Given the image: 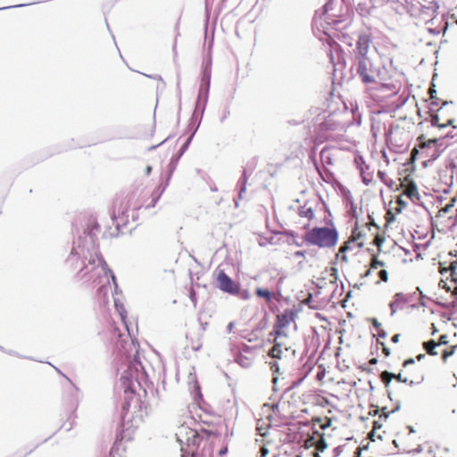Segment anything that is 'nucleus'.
<instances>
[{"instance_id":"f257e3e1","label":"nucleus","mask_w":457,"mask_h":457,"mask_svg":"<svg viewBox=\"0 0 457 457\" xmlns=\"http://www.w3.org/2000/svg\"><path fill=\"white\" fill-rule=\"evenodd\" d=\"M417 144L411 152L410 160L413 162L421 160L429 162L436 160L445 149L444 138H427L424 134L420 135Z\"/></svg>"},{"instance_id":"f03ea898","label":"nucleus","mask_w":457,"mask_h":457,"mask_svg":"<svg viewBox=\"0 0 457 457\" xmlns=\"http://www.w3.org/2000/svg\"><path fill=\"white\" fill-rule=\"evenodd\" d=\"M319 212L322 214L323 220L316 225V246L333 249L338 241V231L324 203Z\"/></svg>"},{"instance_id":"7ed1b4c3","label":"nucleus","mask_w":457,"mask_h":457,"mask_svg":"<svg viewBox=\"0 0 457 457\" xmlns=\"http://www.w3.org/2000/svg\"><path fill=\"white\" fill-rule=\"evenodd\" d=\"M118 310L121 323L120 326H117L115 323H113L112 328V339L116 341V344L124 352L125 354H129L132 350H135L137 353L139 344L136 338L131 337L126 320L127 312L122 306Z\"/></svg>"},{"instance_id":"20e7f679","label":"nucleus","mask_w":457,"mask_h":457,"mask_svg":"<svg viewBox=\"0 0 457 457\" xmlns=\"http://www.w3.org/2000/svg\"><path fill=\"white\" fill-rule=\"evenodd\" d=\"M312 295L309 294L308 297L299 303L298 305H294L292 308L285 310L282 313L278 314L276 318V323L274 325V332L270 335H278L287 338V335L285 333V328L293 321H295L298 313L301 312L303 305L310 304L312 302Z\"/></svg>"},{"instance_id":"39448f33","label":"nucleus","mask_w":457,"mask_h":457,"mask_svg":"<svg viewBox=\"0 0 457 457\" xmlns=\"http://www.w3.org/2000/svg\"><path fill=\"white\" fill-rule=\"evenodd\" d=\"M162 190L157 188L150 195L148 192L143 189H136L129 194L124 195L127 202H129L132 211H137L141 208H151L154 207L159 200Z\"/></svg>"},{"instance_id":"423d86ee","label":"nucleus","mask_w":457,"mask_h":457,"mask_svg":"<svg viewBox=\"0 0 457 457\" xmlns=\"http://www.w3.org/2000/svg\"><path fill=\"white\" fill-rule=\"evenodd\" d=\"M356 71L362 83L366 85L377 83V70L370 58L358 60Z\"/></svg>"},{"instance_id":"0eeeda50","label":"nucleus","mask_w":457,"mask_h":457,"mask_svg":"<svg viewBox=\"0 0 457 457\" xmlns=\"http://www.w3.org/2000/svg\"><path fill=\"white\" fill-rule=\"evenodd\" d=\"M448 106L449 104L447 103H444L443 105L437 110L436 113L431 115L430 122L432 126L440 129L452 126L454 129H457L453 115H448L447 113Z\"/></svg>"},{"instance_id":"6e6552de","label":"nucleus","mask_w":457,"mask_h":457,"mask_svg":"<svg viewBox=\"0 0 457 457\" xmlns=\"http://www.w3.org/2000/svg\"><path fill=\"white\" fill-rule=\"evenodd\" d=\"M216 287L222 292L237 295L240 292L239 285L229 278L224 270H220L215 278Z\"/></svg>"},{"instance_id":"1a4fd4ad","label":"nucleus","mask_w":457,"mask_h":457,"mask_svg":"<svg viewBox=\"0 0 457 457\" xmlns=\"http://www.w3.org/2000/svg\"><path fill=\"white\" fill-rule=\"evenodd\" d=\"M129 211H132L129 202L124 196H118L112 202V219L123 220L128 218Z\"/></svg>"},{"instance_id":"9d476101","label":"nucleus","mask_w":457,"mask_h":457,"mask_svg":"<svg viewBox=\"0 0 457 457\" xmlns=\"http://www.w3.org/2000/svg\"><path fill=\"white\" fill-rule=\"evenodd\" d=\"M330 278L327 279L326 278H319L318 282H316V295H323L321 299L323 301L329 300L332 291L334 290V280L333 275L330 274Z\"/></svg>"},{"instance_id":"9b49d317","label":"nucleus","mask_w":457,"mask_h":457,"mask_svg":"<svg viewBox=\"0 0 457 457\" xmlns=\"http://www.w3.org/2000/svg\"><path fill=\"white\" fill-rule=\"evenodd\" d=\"M193 435L191 438H188V445H192L198 449L200 446L205 448L207 445H210L209 438L211 434L206 430H203L202 432H197L195 430L192 431ZM197 454V450L192 451V457H195Z\"/></svg>"},{"instance_id":"f8f14e48","label":"nucleus","mask_w":457,"mask_h":457,"mask_svg":"<svg viewBox=\"0 0 457 457\" xmlns=\"http://www.w3.org/2000/svg\"><path fill=\"white\" fill-rule=\"evenodd\" d=\"M401 187L403 188V196H406L413 203L420 200L418 187L413 180L409 179L406 177L404 180L401 183Z\"/></svg>"},{"instance_id":"ddd939ff","label":"nucleus","mask_w":457,"mask_h":457,"mask_svg":"<svg viewBox=\"0 0 457 457\" xmlns=\"http://www.w3.org/2000/svg\"><path fill=\"white\" fill-rule=\"evenodd\" d=\"M371 44V37L368 34H361L359 36L356 42V58L360 60L361 58H368L367 54L370 50Z\"/></svg>"},{"instance_id":"4468645a","label":"nucleus","mask_w":457,"mask_h":457,"mask_svg":"<svg viewBox=\"0 0 457 457\" xmlns=\"http://www.w3.org/2000/svg\"><path fill=\"white\" fill-rule=\"evenodd\" d=\"M423 347L427 351V353L430 355H437L439 352H436L437 345L436 344V341L429 340L428 342L423 343ZM457 349V345L451 346L450 350L448 349H443L440 351V353L442 355V359L444 361H446L447 358L451 356L454 351Z\"/></svg>"},{"instance_id":"2eb2a0df","label":"nucleus","mask_w":457,"mask_h":457,"mask_svg":"<svg viewBox=\"0 0 457 457\" xmlns=\"http://www.w3.org/2000/svg\"><path fill=\"white\" fill-rule=\"evenodd\" d=\"M393 378L396 379L398 382L409 384V385H415L420 384L424 380V375L420 370L416 375L411 376L407 374L405 371L400 372L398 374L393 373Z\"/></svg>"},{"instance_id":"dca6fc26","label":"nucleus","mask_w":457,"mask_h":457,"mask_svg":"<svg viewBox=\"0 0 457 457\" xmlns=\"http://www.w3.org/2000/svg\"><path fill=\"white\" fill-rule=\"evenodd\" d=\"M287 338H285L284 337H280V336L275 335L274 345L270 350L269 355L270 357H272V358L280 359L281 358V353H282V347H284V349L286 351H287L288 348H289V346L287 345Z\"/></svg>"},{"instance_id":"f3484780","label":"nucleus","mask_w":457,"mask_h":457,"mask_svg":"<svg viewBox=\"0 0 457 457\" xmlns=\"http://www.w3.org/2000/svg\"><path fill=\"white\" fill-rule=\"evenodd\" d=\"M356 243L349 237L347 241L344 243L343 245L340 246L338 253H337V257L341 259L342 262H347L348 258L346 256V252H357L360 249H355Z\"/></svg>"},{"instance_id":"a211bd4d","label":"nucleus","mask_w":457,"mask_h":457,"mask_svg":"<svg viewBox=\"0 0 457 457\" xmlns=\"http://www.w3.org/2000/svg\"><path fill=\"white\" fill-rule=\"evenodd\" d=\"M450 270V277L451 280L450 283L453 285V295L457 296V260L451 262L449 268H441L440 273L444 274V272H446Z\"/></svg>"},{"instance_id":"6ab92c4d","label":"nucleus","mask_w":457,"mask_h":457,"mask_svg":"<svg viewBox=\"0 0 457 457\" xmlns=\"http://www.w3.org/2000/svg\"><path fill=\"white\" fill-rule=\"evenodd\" d=\"M355 243V249L362 248L366 244V235L365 233L360 229V228L356 227L350 237Z\"/></svg>"},{"instance_id":"aec40b11","label":"nucleus","mask_w":457,"mask_h":457,"mask_svg":"<svg viewBox=\"0 0 457 457\" xmlns=\"http://www.w3.org/2000/svg\"><path fill=\"white\" fill-rule=\"evenodd\" d=\"M255 295H256V296H258L260 298H263L265 300L266 303H271V301L275 295V294L270 292L269 289L262 288V287L256 288Z\"/></svg>"},{"instance_id":"412c9836","label":"nucleus","mask_w":457,"mask_h":457,"mask_svg":"<svg viewBox=\"0 0 457 457\" xmlns=\"http://www.w3.org/2000/svg\"><path fill=\"white\" fill-rule=\"evenodd\" d=\"M385 262L379 261L376 256L371 259L370 269L366 271L365 276H369L373 270H380L385 268Z\"/></svg>"},{"instance_id":"4be33fe9","label":"nucleus","mask_w":457,"mask_h":457,"mask_svg":"<svg viewBox=\"0 0 457 457\" xmlns=\"http://www.w3.org/2000/svg\"><path fill=\"white\" fill-rule=\"evenodd\" d=\"M378 337L377 341L378 344L381 345L383 353L386 356H389L390 355L389 348L385 345L384 342L380 341V338H385L386 337V333L383 329H381L380 331H378Z\"/></svg>"},{"instance_id":"5701e85b","label":"nucleus","mask_w":457,"mask_h":457,"mask_svg":"<svg viewBox=\"0 0 457 457\" xmlns=\"http://www.w3.org/2000/svg\"><path fill=\"white\" fill-rule=\"evenodd\" d=\"M380 379L383 384L387 386L393 379V373L385 370L380 374Z\"/></svg>"},{"instance_id":"b1692460","label":"nucleus","mask_w":457,"mask_h":457,"mask_svg":"<svg viewBox=\"0 0 457 457\" xmlns=\"http://www.w3.org/2000/svg\"><path fill=\"white\" fill-rule=\"evenodd\" d=\"M378 276L379 278V281L387 282L388 281V273L385 268L380 269L378 271Z\"/></svg>"},{"instance_id":"393cba45","label":"nucleus","mask_w":457,"mask_h":457,"mask_svg":"<svg viewBox=\"0 0 457 457\" xmlns=\"http://www.w3.org/2000/svg\"><path fill=\"white\" fill-rule=\"evenodd\" d=\"M384 241H385L384 237L379 235L378 233H376V235L373 238V244L378 246V250H380V247H381L382 244L384 243Z\"/></svg>"},{"instance_id":"a878e982","label":"nucleus","mask_w":457,"mask_h":457,"mask_svg":"<svg viewBox=\"0 0 457 457\" xmlns=\"http://www.w3.org/2000/svg\"><path fill=\"white\" fill-rule=\"evenodd\" d=\"M315 422H316V424L320 425V428L321 429H325V428H328L330 426L331 420L330 419H327L325 422H322L320 418H316Z\"/></svg>"},{"instance_id":"bb28decb","label":"nucleus","mask_w":457,"mask_h":457,"mask_svg":"<svg viewBox=\"0 0 457 457\" xmlns=\"http://www.w3.org/2000/svg\"><path fill=\"white\" fill-rule=\"evenodd\" d=\"M361 173L363 182L366 185H369L372 181V176L370 173L366 172L363 169H361Z\"/></svg>"},{"instance_id":"cd10ccee","label":"nucleus","mask_w":457,"mask_h":457,"mask_svg":"<svg viewBox=\"0 0 457 457\" xmlns=\"http://www.w3.org/2000/svg\"><path fill=\"white\" fill-rule=\"evenodd\" d=\"M439 287H442V288H445L447 292H452L453 293V285L451 284L449 285L447 281L445 280H441L439 282Z\"/></svg>"},{"instance_id":"c85d7f7f","label":"nucleus","mask_w":457,"mask_h":457,"mask_svg":"<svg viewBox=\"0 0 457 457\" xmlns=\"http://www.w3.org/2000/svg\"><path fill=\"white\" fill-rule=\"evenodd\" d=\"M455 199H452L449 204H447L445 207H443L439 212L444 213H448L453 207L454 206Z\"/></svg>"},{"instance_id":"c756f323","label":"nucleus","mask_w":457,"mask_h":457,"mask_svg":"<svg viewBox=\"0 0 457 457\" xmlns=\"http://www.w3.org/2000/svg\"><path fill=\"white\" fill-rule=\"evenodd\" d=\"M326 446L323 436H320V439L316 441V450L322 451Z\"/></svg>"},{"instance_id":"7c9ffc66","label":"nucleus","mask_w":457,"mask_h":457,"mask_svg":"<svg viewBox=\"0 0 457 457\" xmlns=\"http://www.w3.org/2000/svg\"><path fill=\"white\" fill-rule=\"evenodd\" d=\"M320 320L321 324H320V327L324 329H327L328 328V326L330 325V323L324 318H322L319 313H316V320Z\"/></svg>"},{"instance_id":"2f4dec72","label":"nucleus","mask_w":457,"mask_h":457,"mask_svg":"<svg viewBox=\"0 0 457 457\" xmlns=\"http://www.w3.org/2000/svg\"><path fill=\"white\" fill-rule=\"evenodd\" d=\"M437 347H441L443 345H445L448 344L447 336L446 335H441L439 337V340L436 342Z\"/></svg>"},{"instance_id":"473e14b6","label":"nucleus","mask_w":457,"mask_h":457,"mask_svg":"<svg viewBox=\"0 0 457 457\" xmlns=\"http://www.w3.org/2000/svg\"><path fill=\"white\" fill-rule=\"evenodd\" d=\"M110 288L109 281H107V285H103L99 289L98 293L102 294L104 297H105L108 294Z\"/></svg>"},{"instance_id":"72a5a7b5","label":"nucleus","mask_w":457,"mask_h":457,"mask_svg":"<svg viewBox=\"0 0 457 457\" xmlns=\"http://www.w3.org/2000/svg\"><path fill=\"white\" fill-rule=\"evenodd\" d=\"M314 446V436H310L305 441H304V447L309 449Z\"/></svg>"},{"instance_id":"f704fd0d","label":"nucleus","mask_w":457,"mask_h":457,"mask_svg":"<svg viewBox=\"0 0 457 457\" xmlns=\"http://www.w3.org/2000/svg\"><path fill=\"white\" fill-rule=\"evenodd\" d=\"M304 238L310 243H314V230L307 232Z\"/></svg>"},{"instance_id":"c9c22d12","label":"nucleus","mask_w":457,"mask_h":457,"mask_svg":"<svg viewBox=\"0 0 457 457\" xmlns=\"http://www.w3.org/2000/svg\"><path fill=\"white\" fill-rule=\"evenodd\" d=\"M409 365H414V360L412 358L404 361L403 364L404 369H407Z\"/></svg>"},{"instance_id":"e433bc0d","label":"nucleus","mask_w":457,"mask_h":457,"mask_svg":"<svg viewBox=\"0 0 457 457\" xmlns=\"http://www.w3.org/2000/svg\"><path fill=\"white\" fill-rule=\"evenodd\" d=\"M260 453H261V457H266L267 454L269 453V449L266 448L265 446H262L260 450Z\"/></svg>"},{"instance_id":"4c0bfd02","label":"nucleus","mask_w":457,"mask_h":457,"mask_svg":"<svg viewBox=\"0 0 457 457\" xmlns=\"http://www.w3.org/2000/svg\"><path fill=\"white\" fill-rule=\"evenodd\" d=\"M400 337H401V335H400V334H395V335H394V336L392 337L391 341H392L393 343L396 344V343H398V342H399V340H400Z\"/></svg>"},{"instance_id":"58836bf2","label":"nucleus","mask_w":457,"mask_h":457,"mask_svg":"<svg viewBox=\"0 0 457 457\" xmlns=\"http://www.w3.org/2000/svg\"><path fill=\"white\" fill-rule=\"evenodd\" d=\"M366 228H368L369 230H370V228L371 227H374L376 230L378 229V228L375 225V223L373 221H370L369 223H366Z\"/></svg>"},{"instance_id":"ea45409f","label":"nucleus","mask_w":457,"mask_h":457,"mask_svg":"<svg viewBox=\"0 0 457 457\" xmlns=\"http://www.w3.org/2000/svg\"><path fill=\"white\" fill-rule=\"evenodd\" d=\"M372 325H373L374 328H376L378 329L380 328V323L376 319H373Z\"/></svg>"},{"instance_id":"a19ab883","label":"nucleus","mask_w":457,"mask_h":457,"mask_svg":"<svg viewBox=\"0 0 457 457\" xmlns=\"http://www.w3.org/2000/svg\"><path fill=\"white\" fill-rule=\"evenodd\" d=\"M323 377H324V372H320L319 371L317 376H316V378L319 379V380H322Z\"/></svg>"},{"instance_id":"79ce46f5","label":"nucleus","mask_w":457,"mask_h":457,"mask_svg":"<svg viewBox=\"0 0 457 457\" xmlns=\"http://www.w3.org/2000/svg\"><path fill=\"white\" fill-rule=\"evenodd\" d=\"M151 171H152V167L151 166H147L145 168V175L148 176L151 173Z\"/></svg>"},{"instance_id":"37998d69","label":"nucleus","mask_w":457,"mask_h":457,"mask_svg":"<svg viewBox=\"0 0 457 457\" xmlns=\"http://www.w3.org/2000/svg\"><path fill=\"white\" fill-rule=\"evenodd\" d=\"M295 256H302V255H303V253L302 251H297V252H295Z\"/></svg>"},{"instance_id":"c03bdc74","label":"nucleus","mask_w":457,"mask_h":457,"mask_svg":"<svg viewBox=\"0 0 457 457\" xmlns=\"http://www.w3.org/2000/svg\"><path fill=\"white\" fill-rule=\"evenodd\" d=\"M370 364H375V363H377V359H375V358L371 359V360L370 361Z\"/></svg>"},{"instance_id":"a18cd8bd","label":"nucleus","mask_w":457,"mask_h":457,"mask_svg":"<svg viewBox=\"0 0 457 457\" xmlns=\"http://www.w3.org/2000/svg\"><path fill=\"white\" fill-rule=\"evenodd\" d=\"M112 279L113 283L115 284V286H117L116 278H115V276L113 274H112Z\"/></svg>"},{"instance_id":"49530a36","label":"nucleus","mask_w":457,"mask_h":457,"mask_svg":"<svg viewBox=\"0 0 457 457\" xmlns=\"http://www.w3.org/2000/svg\"><path fill=\"white\" fill-rule=\"evenodd\" d=\"M384 175H385V174H384V172H382V171H378V176H379L382 179H383V178H384Z\"/></svg>"},{"instance_id":"de8ad7c7","label":"nucleus","mask_w":457,"mask_h":457,"mask_svg":"<svg viewBox=\"0 0 457 457\" xmlns=\"http://www.w3.org/2000/svg\"><path fill=\"white\" fill-rule=\"evenodd\" d=\"M429 91H430L431 98H434L433 93H436V91L433 89H430Z\"/></svg>"},{"instance_id":"09e8293b","label":"nucleus","mask_w":457,"mask_h":457,"mask_svg":"<svg viewBox=\"0 0 457 457\" xmlns=\"http://www.w3.org/2000/svg\"><path fill=\"white\" fill-rule=\"evenodd\" d=\"M423 357H424V354H420V355H418V357H417V358H418V360H420V359H421V358H423Z\"/></svg>"},{"instance_id":"8fccbe9b","label":"nucleus","mask_w":457,"mask_h":457,"mask_svg":"<svg viewBox=\"0 0 457 457\" xmlns=\"http://www.w3.org/2000/svg\"><path fill=\"white\" fill-rule=\"evenodd\" d=\"M373 428H378V422H377V421H375V422H374V427H373Z\"/></svg>"},{"instance_id":"3c124183","label":"nucleus","mask_w":457,"mask_h":457,"mask_svg":"<svg viewBox=\"0 0 457 457\" xmlns=\"http://www.w3.org/2000/svg\"><path fill=\"white\" fill-rule=\"evenodd\" d=\"M398 203H399V204H403V200L401 199V197H399V199H398Z\"/></svg>"},{"instance_id":"603ef678","label":"nucleus","mask_w":457,"mask_h":457,"mask_svg":"<svg viewBox=\"0 0 457 457\" xmlns=\"http://www.w3.org/2000/svg\"><path fill=\"white\" fill-rule=\"evenodd\" d=\"M232 326H233V325H232V323H230V324L228 325V327H229V328H230V329L232 328Z\"/></svg>"},{"instance_id":"864d4df0","label":"nucleus","mask_w":457,"mask_h":457,"mask_svg":"<svg viewBox=\"0 0 457 457\" xmlns=\"http://www.w3.org/2000/svg\"><path fill=\"white\" fill-rule=\"evenodd\" d=\"M224 452H227V449H224V451H220V453H224Z\"/></svg>"},{"instance_id":"5fc2aeb1","label":"nucleus","mask_w":457,"mask_h":457,"mask_svg":"<svg viewBox=\"0 0 457 457\" xmlns=\"http://www.w3.org/2000/svg\"><path fill=\"white\" fill-rule=\"evenodd\" d=\"M224 452H227V449H224V451H220V453H224Z\"/></svg>"},{"instance_id":"6e6d98bb","label":"nucleus","mask_w":457,"mask_h":457,"mask_svg":"<svg viewBox=\"0 0 457 457\" xmlns=\"http://www.w3.org/2000/svg\"><path fill=\"white\" fill-rule=\"evenodd\" d=\"M315 457H319L318 453H316Z\"/></svg>"},{"instance_id":"4d7b16f0","label":"nucleus","mask_w":457,"mask_h":457,"mask_svg":"<svg viewBox=\"0 0 457 457\" xmlns=\"http://www.w3.org/2000/svg\"><path fill=\"white\" fill-rule=\"evenodd\" d=\"M273 457H278V456H276V455H275V456H273Z\"/></svg>"}]
</instances>
